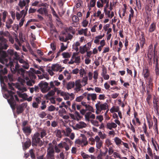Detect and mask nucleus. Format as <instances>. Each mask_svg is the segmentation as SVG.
I'll list each match as a JSON object with an SVG mask.
<instances>
[{"label":"nucleus","mask_w":159,"mask_h":159,"mask_svg":"<svg viewBox=\"0 0 159 159\" xmlns=\"http://www.w3.org/2000/svg\"><path fill=\"white\" fill-rule=\"evenodd\" d=\"M62 55L63 57L65 58H70L71 56L70 55L68 52H64L62 53Z\"/></svg>","instance_id":"72a5a7b5"},{"label":"nucleus","mask_w":159,"mask_h":159,"mask_svg":"<svg viewBox=\"0 0 159 159\" xmlns=\"http://www.w3.org/2000/svg\"><path fill=\"white\" fill-rule=\"evenodd\" d=\"M72 21L75 22H77L79 21V18L77 16L74 15L72 18Z\"/></svg>","instance_id":"49530a36"},{"label":"nucleus","mask_w":159,"mask_h":159,"mask_svg":"<svg viewBox=\"0 0 159 159\" xmlns=\"http://www.w3.org/2000/svg\"><path fill=\"white\" fill-rule=\"evenodd\" d=\"M148 83L146 84L147 93H148L150 91H152L153 90L152 88L153 87V83L152 82L153 80L152 79L151 77L148 78Z\"/></svg>","instance_id":"6e6552de"},{"label":"nucleus","mask_w":159,"mask_h":159,"mask_svg":"<svg viewBox=\"0 0 159 159\" xmlns=\"http://www.w3.org/2000/svg\"><path fill=\"white\" fill-rule=\"evenodd\" d=\"M114 141L115 142L116 144L117 145H119L120 144H121L123 141L119 138L116 137L114 139Z\"/></svg>","instance_id":"bb28decb"},{"label":"nucleus","mask_w":159,"mask_h":159,"mask_svg":"<svg viewBox=\"0 0 159 159\" xmlns=\"http://www.w3.org/2000/svg\"><path fill=\"white\" fill-rule=\"evenodd\" d=\"M32 83L33 84L35 83V81L33 80H29L26 82V84L28 86H32Z\"/></svg>","instance_id":"37998d69"},{"label":"nucleus","mask_w":159,"mask_h":159,"mask_svg":"<svg viewBox=\"0 0 159 159\" xmlns=\"http://www.w3.org/2000/svg\"><path fill=\"white\" fill-rule=\"evenodd\" d=\"M129 11L130 12V14L129 15L128 21L129 23L131 24V18H133L134 14V11L131 7H130V10Z\"/></svg>","instance_id":"4be33fe9"},{"label":"nucleus","mask_w":159,"mask_h":159,"mask_svg":"<svg viewBox=\"0 0 159 159\" xmlns=\"http://www.w3.org/2000/svg\"><path fill=\"white\" fill-rule=\"evenodd\" d=\"M19 96L25 100L26 99V98L28 97L27 95L25 93H20L19 94Z\"/></svg>","instance_id":"a19ab883"},{"label":"nucleus","mask_w":159,"mask_h":159,"mask_svg":"<svg viewBox=\"0 0 159 159\" xmlns=\"http://www.w3.org/2000/svg\"><path fill=\"white\" fill-rule=\"evenodd\" d=\"M31 144V142L30 140L29 139H26V141L24 143H22L23 149L24 150H25L30 146Z\"/></svg>","instance_id":"1a4fd4ad"},{"label":"nucleus","mask_w":159,"mask_h":159,"mask_svg":"<svg viewBox=\"0 0 159 159\" xmlns=\"http://www.w3.org/2000/svg\"><path fill=\"white\" fill-rule=\"evenodd\" d=\"M18 60L20 63L23 64V65H22V66L24 68L26 69H28L29 68V64L23 59L22 58H19Z\"/></svg>","instance_id":"ddd939ff"},{"label":"nucleus","mask_w":159,"mask_h":159,"mask_svg":"<svg viewBox=\"0 0 159 159\" xmlns=\"http://www.w3.org/2000/svg\"><path fill=\"white\" fill-rule=\"evenodd\" d=\"M4 61V62L2 64H5L6 67H10V70L12 73L14 74L17 71L19 70L18 69H19V66L17 60L14 61V63L16 64L15 68H14L13 62L11 61V58L5 59Z\"/></svg>","instance_id":"f03ea898"},{"label":"nucleus","mask_w":159,"mask_h":159,"mask_svg":"<svg viewBox=\"0 0 159 159\" xmlns=\"http://www.w3.org/2000/svg\"><path fill=\"white\" fill-rule=\"evenodd\" d=\"M86 126V124L83 121H80V122L79 124H77L76 125V127L79 129L85 128Z\"/></svg>","instance_id":"aec40b11"},{"label":"nucleus","mask_w":159,"mask_h":159,"mask_svg":"<svg viewBox=\"0 0 159 159\" xmlns=\"http://www.w3.org/2000/svg\"><path fill=\"white\" fill-rule=\"evenodd\" d=\"M87 51L84 48H83V46H80L79 48V52L81 54H84L85 53V52H86Z\"/></svg>","instance_id":"ea45409f"},{"label":"nucleus","mask_w":159,"mask_h":159,"mask_svg":"<svg viewBox=\"0 0 159 159\" xmlns=\"http://www.w3.org/2000/svg\"><path fill=\"white\" fill-rule=\"evenodd\" d=\"M64 75L65 76H67V80H69L70 79L71 77V75L67 70H65V71H64Z\"/></svg>","instance_id":"a18cd8bd"},{"label":"nucleus","mask_w":159,"mask_h":159,"mask_svg":"<svg viewBox=\"0 0 159 159\" xmlns=\"http://www.w3.org/2000/svg\"><path fill=\"white\" fill-rule=\"evenodd\" d=\"M55 107L53 105H51L48 107V111H54Z\"/></svg>","instance_id":"0e129e2a"},{"label":"nucleus","mask_w":159,"mask_h":159,"mask_svg":"<svg viewBox=\"0 0 159 159\" xmlns=\"http://www.w3.org/2000/svg\"><path fill=\"white\" fill-rule=\"evenodd\" d=\"M156 29V24L153 22L149 26L148 32L149 33H152L154 32Z\"/></svg>","instance_id":"4468645a"},{"label":"nucleus","mask_w":159,"mask_h":159,"mask_svg":"<svg viewBox=\"0 0 159 159\" xmlns=\"http://www.w3.org/2000/svg\"><path fill=\"white\" fill-rule=\"evenodd\" d=\"M81 104L85 108H88V110H89V111L93 112H94V110L93 109V107L89 105L86 104V102L82 101L81 102Z\"/></svg>","instance_id":"f8f14e48"},{"label":"nucleus","mask_w":159,"mask_h":159,"mask_svg":"<svg viewBox=\"0 0 159 159\" xmlns=\"http://www.w3.org/2000/svg\"><path fill=\"white\" fill-rule=\"evenodd\" d=\"M46 113L45 112L43 111H42L39 114V117L42 118H43L45 116H46Z\"/></svg>","instance_id":"bf43d9fd"},{"label":"nucleus","mask_w":159,"mask_h":159,"mask_svg":"<svg viewBox=\"0 0 159 159\" xmlns=\"http://www.w3.org/2000/svg\"><path fill=\"white\" fill-rule=\"evenodd\" d=\"M159 101V99L158 98L154 96L153 100V107L154 109H159V106L158 105Z\"/></svg>","instance_id":"9b49d317"},{"label":"nucleus","mask_w":159,"mask_h":159,"mask_svg":"<svg viewBox=\"0 0 159 159\" xmlns=\"http://www.w3.org/2000/svg\"><path fill=\"white\" fill-rule=\"evenodd\" d=\"M13 22V21L11 19H8L6 22V26L7 28L8 29L11 28V25Z\"/></svg>","instance_id":"5701e85b"},{"label":"nucleus","mask_w":159,"mask_h":159,"mask_svg":"<svg viewBox=\"0 0 159 159\" xmlns=\"http://www.w3.org/2000/svg\"><path fill=\"white\" fill-rule=\"evenodd\" d=\"M8 95H6L7 101L12 109H15L16 106V112L19 114L22 113L26 107L25 104L23 103L19 105H16V101H19V99L17 95H15V93L11 90H8Z\"/></svg>","instance_id":"f257e3e1"},{"label":"nucleus","mask_w":159,"mask_h":159,"mask_svg":"<svg viewBox=\"0 0 159 159\" xmlns=\"http://www.w3.org/2000/svg\"><path fill=\"white\" fill-rule=\"evenodd\" d=\"M92 114L91 112H87L85 115V119L86 121H90V115Z\"/></svg>","instance_id":"c85d7f7f"},{"label":"nucleus","mask_w":159,"mask_h":159,"mask_svg":"<svg viewBox=\"0 0 159 159\" xmlns=\"http://www.w3.org/2000/svg\"><path fill=\"white\" fill-rule=\"evenodd\" d=\"M29 152L30 154V157L33 159H35V155L32 149L30 150Z\"/></svg>","instance_id":"79ce46f5"},{"label":"nucleus","mask_w":159,"mask_h":159,"mask_svg":"<svg viewBox=\"0 0 159 159\" xmlns=\"http://www.w3.org/2000/svg\"><path fill=\"white\" fill-rule=\"evenodd\" d=\"M19 38L21 42H24L25 41V39H23V34L22 33L19 34Z\"/></svg>","instance_id":"5fc2aeb1"},{"label":"nucleus","mask_w":159,"mask_h":159,"mask_svg":"<svg viewBox=\"0 0 159 159\" xmlns=\"http://www.w3.org/2000/svg\"><path fill=\"white\" fill-rule=\"evenodd\" d=\"M79 73L80 75V76L81 77H83L84 74H86V72L84 70V69L83 68H81L79 70Z\"/></svg>","instance_id":"e433bc0d"},{"label":"nucleus","mask_w":159,"mask_h":159,"mask_svg":"<svg viewBox=\"0 0 159 159\" xmlns=\"http://www.w3.org/2000/svg\"><path fill=\"white\" fill-rule=\"evenodd\" d=\"M56 136L57 137L61 138L62 137L61 131L60 130H57L56 133Z\"/></svg>","instance_id":"6e6d98bb"},{"label":"nucleus","mask_w":159,"mask_h":159,"mask_svg":"<svg viewBox=\"0 0 159 159\" xmlns=\"http://www.w3.org/2000/svg\"><path fill=\"white\" fill-rule=\"evenodd\" d=\"M7 42L4 43H0V62L2 63L4 62V61L5 59H7L6 58L7 56V53L5 51H2V49H6L8 47V45L7 44Z\"/></svg>","instance_id":"7ed1b4c3"},{"label":"nucleus","mask_w":159,"mask_h":159,"mask_svg":"<svg viewBox=\"0 0 159 159\" xmlns=\"http://www.w3.org/2000/svg\"><path fill=\"white\" fill-rule=\"evenodd\" d=\"M91 98L92 100L95 101L97 99V95L95 93L90 94Z\"/></svg>","instance_id":"338daca9"},{"label":"nucleus","mask_w":159,"mask_h":159,"mask_svg":"<svg viewBox=\"0 0 159 159\" xmlns=\"http://www.w3.org/2000/svg\"><path fill=\"white\" fill-rule=\"evenodd\" d=\"M87 28L85 29H81L80 30L78 31V34L80 35H82L83 34H84V35L86 36H87Z\"/></svg>","instance_id":"a878e982"},{"label":"nucleus","mask_w":159,"mask_h":159,"mask_svg":"<svg viewBox=\"0 0 159 159\" xmlns=\"http://www.w3.org/2000/svg\"><path fill=\"white\" fill-rule=\"evenodd\" d=\"M117 126L116 124L114 122L108 123L107 124V128L110 130L112 128H115Z\"/></svg>","instance_id":"a211bd4d"},{"label":"nucleus","mask_w":159,"mask_h":159,"mask_svg":"<svg viewBox=\"0 0 159 159\" xmlns=\"http://www.w3.org/2000/svg\"><path fill=\"white\" fill-rule=\"evenodd\" d=\"M32 142L33 146H37L38 145L41 146L43 145V142L41 140L39 133L36 132L34 134L32 138Z\"/></svg>","instance_id":"20e7f679"},{"label":"nucleus","mask_w":159,"mask_h":159,"mask_svg":"<svg viewBox=\"0 0 159 159\" xmlns=\"http://www.w3.org/2000/svg\"><path fill=\"white\" fill-rule=\"evenodd\" d=\"M61 48L60 49L61 51L63 52L67 48V47L65 46H64V43H61Z\"/></svg>","instance_id":"4d7b16f0"},{"label":"nucleus","mask_w":159,"mask_h":159,"mask_svg":"<svg viewBox=\"0 0 159 159\" xmlns=\"http://www.w3.org/2000/svg\"><path fill=\"white\" fill-rule=\"evenodd\" d=\"M37 12L42 15L44 13L47 14L48 12V10L46 8H40L37 10Z\"/></svg>","instance_id":"412c9836"},{"label":"nucleus","mask_w":159,"mask_h":159,"mask_svg":"<svg viewBox=\"0 0 159 159\" xmlns=\"http://www.w3.org/2000/svg\"><path fill=\"white\" fill-rule=\"evenodd\" d=\"M75 83L76 86L75 90L77 91H79L80 89L82 87L80 80H76Z\"/></svg>","instance_id":"dca6fc26"},{"label":"nucleus","mask_w":159,"mask_h":159,"mask_svg":"<svg viewBox=\"0 0 159 159\" xmlns=\"http://www.w3.org/2000/svg\"><path fill=\"white\" fill-rule=\"evenodd\" d=\"M130 127H129V125H128V128L130 129L133 133H135V128L131 122H130Z\"/></svg>","instance_id":"13d9d810"},{"label":"nucleus","mask_w":159,"mask_h":159,"mask_svg":"<svg viewBox=\"0 0 159 159\" xmlns=\"http://www.w3.org/2000/svg\"><path fill=\"white\" fill-rule=\"evenodd\" d=\"M88 111H89V110H88V108H85V109H83L80 110V112L82 115H84L85 114L86 112Z\"/></svg>","instance_id":"052dcab7"},{"label":"nucleus","mask_w":159,"mask_h":159,"mask_svg":"<svg viewBox=\"0 0 159 159\" xmlns=\"http://www.w3.org/2000/svg\"><path fill=\"white\" fill-rule=\"evenodd\" d=\"M54 150L53 148H48L47 151V159H55L54 155Z\"/></svg>","instance_id":"0eeeda50"},{"label":"nucleus","mask_w":159,"mask_h":159,"mask_svg":"<svg viewBox=\"0 0 159 159\" xmlns=\"http://www.w3.org/2000/svg\"><path fill=\"white\" fill-rule=\"evenodd\" d=\"M38 85L41 92L43 93L47 92L51 89L50 86H48V84L47 82L44 81H41Z\"/></svg>","instance_id":"39448f33"},{"label":"nucleus","mask_w":159,"mask_h":159,"mask_svg":"<svg viewBox=\"0 0 159 159\" xmlns=\"http://www.w3.org/2000/svg\"><path fill=\"white\" fill-rule=\"evenodd\" d=\"M26 15V13H25L24 14V16L21 19L20 22L19 23V25L20 27H21L23 25L25 21V17Z\"/></svg>","instance_id":"473e14b6"},{"label":"nucleus","mask_w":159,"mask_h":159,"mask_svg":"<svg viewBox=\"0 0 159 159\" xmlns=\"http://www.w3.org/2000/svg\"><path fill=\"white\" fill-rule=\"evenodd\" d=\"M67 32H69L73 34L75 33V30L73 28L72 26H70L69 28H67L66 29Z\"/></svg>","instance_id":"2f4dec72"},{"label":"nucleus","mask_w":159,"mask_h":159,"mask_svg":"<svg viewBox=\"0 0 159 159\" xmlns=\"http://www.w3.org/2000/svg\"><path fill=\"white\" fill-rule=\"evenodd\" d=\"M98 73L97 70L93 72V78L95 80V82H96L97 79L98 78Z\"/></svg>","instance_id":"58836bf2"},{"label":"nucleus","mask_w":159,"mask_h":159,"mask_svg":"<svg viewBox=\"0 0 159 159\" xmlns=\"http://www.w3.org/2000/svg\"><path fill=\"white\" fill-rule=\"evenodd\" d=\"M118 109L117 108H115L114 107H112L110 109V112L113 113L114 112H117L118 111Z\"/></svg>","instance_id":"69168bd1"},{"label":"nucleus","mask_w":159,"mask_h":159,"mask_svg":"<svg viewBox=\"0 0 159 159\" xmlns=\"http://www.w3.org/2000/svg\"><path fill=\"white\" fill-rule=\"evenodd\" d=\"M83 98V96H80L76 98V101L77 102H80L82 100Z\"/></svg>","instance_id":"774afa93"},{"label":"nucleus","mask_w":159,"mask_h":159,"mask_svg":"<svg viewBox=\"0 0 159 159\" xmlns=\"http://www.w3.org/2000/svg\"><path fill=\"white\" fill-rule=\"evenodd\" d=\"M75 59L74 62L76 63H79L80 61V56L76 57L75 53H74L72 57V59Z\"/></svg>","instance_id":"393cba45"},{"label":"nucleus","mask_w":159,"mask_h":159,"mask_svg":"<svg viewBox=\"0 0 159 159\" xmlns=\"http://www.w3.org/2000/svg\"><path fill=\"white\" fill-rule=\"evenodd\" d=\"M22 130L24 132L25 134H30L31 132V130L29 126L23 127Z\"/></svg>","instance_id":"b1692460"},{"label":"nucleus","mask_w":159,"mask_h":159,"mask_svg":"<svg viewBox=\"0 0 159 159\" xmlns=\"http://www.w3.org/2000/svg\"><path fill=\"white\" fill-rule=\"evenodd\" d=\"M103 1H104V3H106V5L104 6V11H105L106 10V8H107L109 7V0H104Z\"/></svg>","instance_id":"de8ad7c7"},{"label":"nucleus","mask_w":159,"mask_h":159,"mask_svg":"<svg viewBox=\"0 0 159 159\" xmlns=\"http://www.w3.org/2000/svg\"><path fill=\"white\" fill-rule=\"evenodd\" d=\"M26 4V2L24 0H23L22 1L20 0L19 2L18 5L20 7V8L21 9H22L23 7L25 6Z\"/></svg>","instance_id":"7c9ffc66"},{"label":"nucleus","mask_w":159,"mask_h":159,"mask_svg":"<svg viewBox=\"0 0 159 159\" xmlns=\"http://www.w3.org/2000/svg\"><path fill=\"white\" fill-rule=\"evenodd\" d=\"M40 134L41 135H40V137H41V138H43L44 137L47 135L46 131L44 129H42L41 130Z\"/></svg>","instance_id":"4c0bfd02"},{"label":"nucleus","mask_w":159,"mask_h":159,"mask_svg":"<svg viewBox=\"0 0 159 159\" xmlns=\"http://www.w3.org/2000/svg\"><path fill=\"white\" fill-rule=\"evenodd\" d=\"M53 90H51L50 92H48V94L49 96H52L54 95L55 93L56 92V91L57 90V88H53Z\"/></svg>","instance_id":"cd10ccee"},{"label":"nucleus","mask_w":159,"mask_h":159,"mask_svg":"<svg viewBox=\"0 0 159 159\" xmlns=\"http://www.w3.org/2000/svg\"><path fill=\"white\" fill-rule=\"evenodd\" d=\"M7 73V70L6 68L3 70H1L0 71V75H5Z\"/></svg>","instance_id":"680f3d73"},{"label":"nucleus","mask_w":159,"mask_h":159,"mask_svg":"<svg viewBox=\"0 0 159 159\" xmlns=\"http://www.w3.org/2000/svg\"><path fill=\"white\" fill-rule=\"evenodd\" d=\"M155 123V124H154L153 125V129L154 130H155V131L157 133V134H158V122L157 121L156 122H154Z\"/></svg>","instance_id":"f704fd0d"},{"label":"nucleus","mask_w":159,"mask_h":159,"mask_svg":"<svg viewBox=\"0 0 159 159\" xmlns=\"http://www.w3.org/2000/svg\"><path fill=\"white\" fill-rule=\"evenodd\" d=\"M61 84V83L58 81V80H54L53 81H51L49 85L50 88H56L55 86H59Z\"/></svg>","instance_id":"2eb2a0df"},{"label":"nucleus","mask_w":159,"mask_h":159,"mask_svg":"<svg viewBox=\"0 0 159 159\" xmlns=\"http://www.w3.org/2000/svg\"><path fill=\"white\" fill-rule=\"evenodd\" d=\"M63 145H64V148L65 149L66 151H67L69 149V147L66 142H63Z\"/></svg>","instance_id":"e2e57ef3"},{"label":"nucleus","mask_w":159,"mask_h":159,"mask_svg":"<svg viewBox=\"0 0 159 159\" xmlns=\"http://www.w3.org/2000/svg\"><path fill=\"white\" fill-rule=\"evenodd\" d=\"M75 86V83L74 81H70L66 84V88L68 90L71 89Z\"/></svg>","instance_id":"f3484780"},{"label":"nucleus","mask_w":159,"mask_h":159,"mask_svg":"<svg viewBox=\"0 0 159 159\" xmlns=\"http://www.w3.org/2000/svg\"><path fill=\"white\" fill-rule=\"evenodd\" d=\"M136 5L139 9H141V5L140 1H138V0H136Z\"/></svg>","instance_id":"864d4df0"},{"label":"nucleus","mask_w":159,"mask_h":159,"mask_svg":"<svg viewBox=\"0 0 159 159\" xmlns=\"http://www.w3.org/2000/svg\"><path fill=\"white\" fill-rule=\"evenodd\" d=\"M142 74L145 80L148 79L150 75L149 71L148 68L145 67L143 69Z\"/></svg>","instance_id":"9d476101"},{"label":"nucleus","mask_w":159,"mask_h":159,"mask_svg":"<svg viewBox=\"0 0 159 159\" xmlns=\"http://www.w3.org/2000/svg\"><path fill=\"white\" fill-rule=\"evenodd\" d=\"M0 34L5 36H9L10 35L8 31H5V32L0 31Z\"/></svg>","instance_id":"c9c22d12"},{"label":"nucleus","mask_w":159,"mask_h":159,"mask_svg":"<svg viewBox=\"0 0 159 159\" xmlns=\"http://www.w3.org/2000/svg\"><path fill=\"white\" fill-rule=\"evenodd\" d=\"M155 51L154 49L148 50V56H150L152 57L154 56L155 55H156L157 54L155 53Z\"/></svg>","instance_id":"c756f323"},{"label":"nucleus","mask_w":159,"mask_h":159,"mask_svg":"<svg viewBox=\"0 0 159 159\" xmlns=\"http://www.w3.org/2000/svg\"><path fill=\"white\" fill-rule=\"evenodd\" d=\"M46 103V101H43L42 102L41 104L42 105V106L41 107V108L42 110H44L46 107V105L45 104Z\"/></svg>","instance_id":"3c124183"},{"label":"nucleus","mask_w":159,"mask_h":159,"mask_svg":"<svg viewBox=\"0 0 159 159\" xmlns=\"http://www.w3.org/2000/svg\"><path fill=\"white\" fill-rule=\"evenodd\" d=\"M142 38L140 39V43L144 44L145 42V40L144 37V34L142 33L141 34Z\"/></svg>","instance_id":"c03bdc74"},{"label":"nucleus","mask_w":159,"mask_h":159,"mask_svg":"<svg viewBox=\"0 0 159 159\" xmlns=\"http://www.w3.org/2000/svg\"><path fill=\"white\" fill-rule=\"evenodd\" d=\"M58 70H59V69L57 68V67L56 65H53L52 67V70H49L48 72L52 76L54 74L53 71Z\"/></svg>","instance_id":"6ab92c4d"},{"label":"nucleus","mask_w":159,"mask_h":159,"mask_svg":"<svg viewBox=\"0 0 159 159\" xmlns=\"http://www.w3.org/2000/svg\"><path fill=\"white\" fill-rule=\"evenodd\" d=\"M81 155L84 158H89L90 157V156L84 152H81Z\"/></svg>","instance_id":"603ef678"},{"label":"nucleus","mask_w":159,"mask_h":159,"mask_svg":"<svg viewBox=\"0 0 159 159\" xmlns=\"http://www.w3.org/2000/svg\"><path fill=\"white\" fill-rule=\"evenodd\" d=\"M7 12L6 11H4L2 13L3 15V21L5 22V20L6 18L7 15Z\"/></svg>","instance_id":"09e8293b"},{"label":"nucleus","mask_w":159,"mask_h":159,"mask_svg":"<svg viewBox=\"0 0 159 159\" xmlns=\"http://www.w3.org/2000/svg\"><path fill=\"white\" fill-rule=\"evenodd\" d=\"M144 133L146 134H148V133L147 132V126L146 125L145 123H144L143 124V125L142 127Z\"/></svg>","instance_id":"8fccbe9b"},{"label":"nucleus","mask_w":159,"mask_h":159,"mask_svg":"<svg viewBox=\"0 0 159 159\" xmlns=\"http://www.w3.org/2000/svg\"><path fill=\"white\" fill-rule=\"evenodd\" d=\"M95 107L97 110L98 111V112H101L102 110L107 109L108 108V105L106 102L102 104L101 103V102L99 101L96 104Z\"/></svg>","instance_id":"423d86ee"}]
</instances>
